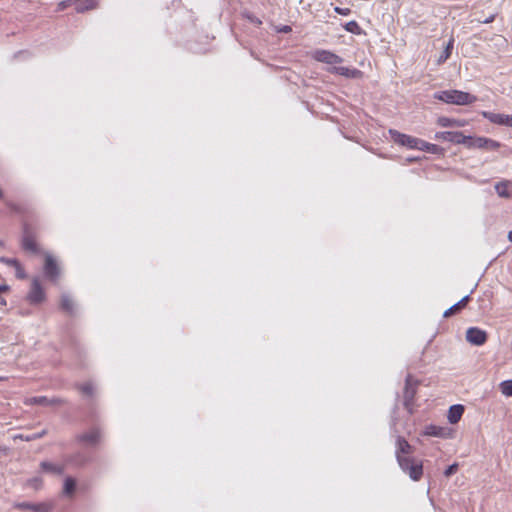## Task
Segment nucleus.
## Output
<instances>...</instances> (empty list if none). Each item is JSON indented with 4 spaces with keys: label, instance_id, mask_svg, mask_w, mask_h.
I'll return each instance as SVG.
<instances>
[{
    "label": "nucleus",
    "instance_id": "aec40b11",
    "mask_svg": "<svg viewBox=\"0 0 512 512\" xmlns=\"http://www.w3.org/2000/svg\"><path fill=\"white\" fill-rule=\"evenodd\" d=\"M417 146L418 148L416 150L426 151L432 154H438L442 150L438 145L426 142L422 139H419Z\"/></svg>",
    "mask_w": 512,
    "mask_h": 512
},
{
    "label": "nucleus",
    "instance_id": "1a4fd4ad",
    "mask_svg": "<svg viewBox=\"0 0 512 512\" xmlns=\"http://www.w3.org/2000/svg\"><path fill=\"white\" fill-rule=\"evenodd\" d=\"M487 338L486 331L478 327H471L466 331V339L473 345L481 346L486 343Z\"/></svg>",
    "mask_w": 512,
    "mask_h": 512
},
{
    "label": "nucleus",
    "instance_id": "72a5a7b5",
    "mask_svg": "<svg viewBox=\"0 0 512 512\" xmlns=\"http://www.w3.org/2000/svg\"><path fill=\"white\" fill-rule=\"evenodd\" d=\"M458 470V464L454 463L452 465H450L445 471H444V475L446 477H449L451 476L452 474L456 473Z\"/></svg>",
    "mask_w": 512,
    "mask_h": 512
},
{
    "label": "nucleus",
    "instance_id": "58836bf2",
    "mask_svg": "<svg viewBox=\"0 0 512 512\" xmlns=\"http://www.w3.org/2000/svg\"><path fill=\"white\" fill-rule=\"evenodd\" d=\"M68 6H69V1H61V2L58 4V8H57V10H58V11H62V10H64V9H66Z\"/></svg>",
    "mask_w": 512,
    "mask_h": 512
},
{
    "label": "nucleus",
    "instance_id": "f704fd0d",
    "mask_svg": "<svg viewBox=\"0 0 512 512\" xmlns=\"http://www.w3.org/2000/svg\"><path fill=\"white\" fill-rule=\"evenodd\" d=\"M334 11L339 14V15H343V16H347L351 13V9L350 8H341V7H335L334 8Z\"/></svg>",
    "mask_w": 512,
    "mask_h": 512
},
{
    "label": "nucleus",
    "instance_id": "9b49d317",
    "mask_svg": "<svg viewBox=\"0 0 512 512\" xmlns=\"http://www.w3.org/2000/svg\"><path fill=\"white\" fill-rule=\"evenodd\" d=\"M44 273L52 281H56L60 275L59 267L51 255L45 256Z\"/></svg>",
    "mask_w": 512,
    "mask_h": 512
},
{
    "label": "nucleus",
    "instance_id": "bb28decb",
    "mask_svg": "<svg viewBox=\"0 0 512 512\" xmlns=\"http://www.w3.org/2000/svg\"><path fill=\"white\" fill-rule=\"evenodd\" d=\"M418 385V382L413 379L411 375L406 377V385H405V393L407 395L413 396L415 393V388Z\"/></svg>",
    "mask_w": 512,
    "mask_h": 512
},
{
    "label": "nucleus",
    "instance_id": "5701e85b",
    "mask_svg": "<svg viewBox=\"0 0 512 512\" xmlns=\"http://www.w3.org/2000/svg\"><path fill=\"white\" fill-rule=\"evenodd\" d=\"M453 45H454V39L451 38L448 42V44L446 45L445 49L443 50V52L440 54L437 62L438 64H442L444 63L447 59L450 58L451 54H452V50H453Z\"/></svg>",
    "mask_w": 512,
    "mask_h": 512
},
{
    "label": "nucleus",
    "instance_id": "39448f33",
    "mask_svg": "<svg viewBox=\"0 0 512 512\" xmlns=\"http://www.w3.org/2000/svg\"><path fill=\"white\" fill-rule=\"evenodd\" d=\"M26 299L30 304H40L45 301L46 294L38 279L32 280Z\"/></svg>",
    "mask_w": 512,
    "mask_h": 512
},
{
    "label": "nucleus",
    "instance_id": "7c9ffc66",
    "mask_svg": "<svg viewBox=\"0 0 512 512\" xmlns=\"http://www.w3.org/2000/svg\"><path fill=\"white\" fill-rule=\"evenodd\" d=\"M53 506L50 503L32 504V511L34 512H50Z\"/></svg>",
    "mask_w": 512,
    "mask_h": 512
},
{
    "label": "nucleus",
    "instance_id": "c85d7f7f",
    "mask_svg": "<svg viewBox=\"0 0 512 512\" xmlns=\"http://www.w3.org/2000/svg\"><path fill=\"white\" fill-rule=\"evenodd\" d=\"M500 391L506 397H512V380H505L499 385Z\"/></svg>",
    "mask_w": 512,
    "mask_h": 512
},
{
    "label": "nucleus",
    "instance_id": "4be33fe9",
    "mask_svg": "<svg viewBox=\"0 0 512 512\" xmlns=\"http://www.w3.org/2000/svg\"><path fill=\"white\" fill-rule=\"evenodd\" d=\"M41 469L45 472L53 473V474H62L64 472V466L57 465L51 462H41Z\"/></svg>",
    "mask_w": 512,
    "mask_h": 512
},
{
    "label": "nucleus",
    "instance_id": "f3484780",
    "mask_svg": "<svg viewBox=\"0 0 512 512\" xmlns=\"http://www.w3.org/2000/svg\"><path fill=\"white\" fill-rule=\"evenodd\" d=\"M412 452H413V448L409 444V442L406 439L399 437V439L397 441V452H396L397 460L399 461L400 455L411 456Z\"/></svg>",
    "mask_w": 512,
    "mask_h": 512
},
{
    "label": "nucleus",
    "instance_id": "9d476101",
    "mask_svg": "<svg viewBox=\"0 0 512 512\" xmlns=\"http://www.w3.org/2000/svg\"><path fill=\"white\" fill-rule=\"evenodd\" d=\"M481 115L493 124L512 127V115L482 111Z\"/></svg>",
    "mask_w": 512,
    "mask_h": 512
},
{
    "label": "nucleus",
    "instance_id": "c03bdc74",
    "mask_svg": "<svg viewBox=\"0 0 512 512\" xmlns=\"http://www.w3.org/2000/svg\"><path fill=\"white\" fill-rule=\"evenodd\" d=\"M4 290V288L2 286H0V292H2Z\"/></svg>",
    "mask_w": 512,
    "mask_h": 512
},
{
    "label": "nucleus",
    "instance_id": "e433bc0d",
    "mask_svg": "<svg viewBox=\"0 0 512 512\" xmlns=\"http://www.w3.org/2000/svg\"><path fill=\"white\" fill-rule=\"evenodd\" d=\"M276 31L279 32V33L287 34V33H290L292 31V28L289 25H283V26L277 27Z\"/></svg>",
    "mask_w": 512,
    "mask_h": 512
},
{
    "label": "nucleus",
    "instance_id": "cd10ccee",
    "mask_svg": "<svg viewBox=\"0 0 512 512\" xmlns=\"http://www.w3.org/2000/svg\"><path fill=\"white\" fill-rule=\"evenodd\" d=\"M344 29L346 31L356 34V35H360L362 33V29H361L360 25L355 20H352V21H349L348 23H346L344 25Z\"/></svg>",
    "mask_w": 512,
    "mask_h": 512
},
{
    "label": "nucleus",
    "instance_id": "2eb2a0df",
    "mask_svg": "<svg viewBox=\"0 0 512 512\" xmlns=\"http://www.w3.org/2000/svg\"><path fill=\"white\" fill-rule=\"evenodd\" d=\"M464 413V406L461 404L453 405L448 411V421L451 424H456L460 421Z\"/></svg>",
    "mask_w": 512,
    "mask_h": 512
},
{
    "label": "nucleus",
    "instance_id": "393cba45",
    "mask_svg": "<svg viewBox=\"0 0 512 512\" xmlns=\"http://www.w3.org/2000/svg\"><path fill=\"white\" fill-rule=\"evenodd\" d=\"M508 186V181H502L495 185V190L500 197L509 198L511 194L509 193Z\"/></svg>",
    "mask_w": 512,
    "mask_h": 512
},
{
    "label": "nucleus",
    "instance_id": "4468645a",
    "mask_svg": "<svg viewBox=\"0 0 512 512\" xmlns=\"http://www.w3.org/2000/svg\"><path fill=\"white\" fill-rule=\"evenodd\" d=\"M466 124V120L454 119L445 116L437 119V125L440 127H464Z\"/></svg>",
    "mask_w": 512,
    "mask_h": 512
},
{
    "label": "nucleus",
    "instance_id": "473e14b6",
    "mask_svg": "<svg viewBox=\"0 0 512 512\" xmlns=\"http://www.w3.org/2000/svg\"><path fill=\"white\" fill-rule=\"evenodd\" d=\"M80 391L83 393V394H86V395H91L93 393V387H92V384L90 383H85V384H82L80 387H79Z\"/></svg>",
    "mask_w": 512,
    "mask_h": 512
},
{
    "label": "nucleus",
    "instance_id": "79ce46f5",
    "mask_svg": "<svg viewBox=\"0 0 512 512\" xmlns=\"http://www.w3.org/2000/svg\"><path fill=\"white\" fill-rule=\"evenodd\" d=\"M0 199H3V192L1 189H0Z\"/></svg>",
    "mask_w": 512,
    "mask_h": 512
},
{
    "label": "nucleus",
    "instance_id": "6ab92c4d",
    "mask_svg": "<svg viewBox=\"0 0 512 512\" xmlns=\"http://www.w3.org/2000/svg\"><path fill=\"white\" fill-rule=\"evenodd\" d=\"M25 404H27V405H34V404H37V405H55V404H60V400H58V399H51V400H49L47 397H44V396L31 397V398H28L25 401Z\"/></svg>",
    "mask_w": 512,
    "mask_h": 512
},
{
    "label": "nucleus",
    "instance_id": "0eeeda50",
    "mask_svg": "<svg viewBox=\"0 0 512 512\" xmlns=\"http://www.w3.org/2000/svg\"><path fill=\"white\" fill-rule=\"evenodd\" d=\"M22 248L24 251L29 252L31 254L40 253V248L36 241V237L27 226H25L23 232Z\"/></svg>",
    "mask_w": 512,
    "mask_h": 512
},
{
    "label": "nucleus",
    "instance_id": "c9c22d12",
    "mask_svg": "<svg viewBox=\"0 0 512 512\" xmlns=\"http://www.w3.org/2000/svg\"><path fill=\"white\" fill-rule=\"evenodd\" d=\"M246 17L251 23H253L257 26H260L262 24V21L254 15H247Z\"/></svg>",
    "mask_w": 512,
    "mask_h": 512
},
{
    "label": "nucleus",
    "instance_id": "423d86ee",
    "mask_svg": "<svg viewBox=\"0 0 512 512\" xmlns=\"http://www.w3.org/2000/svg\"><path fill=\"white\" fill-rule=\"evenodd\" d=\"M393 141L401 146H405L409 149H417L419 138L398 132L396 130L389 131Z\"/></svg>",
    "mask_w": 512,
    "mask_h": 512
},
{
    "label": "nucleus",
    "instance_id": "412c9836",
    "mask_svg": "<svg viewBox=\"0 0 512 512\" xmlns=\"http://www.w3.org/2000/svg\"><path fill=\"white\" fill-rule=\"evenodd\" d=\"M5 205L12 213L23 215L28 212V207L23 203L5 200Z\"/></svg>",
    "mask_w": 512,
    "mask_h": 512
},
{
    "label": "nucleus",
    "instance_id": "7ed1b4c3",
    "mask_svg": "<svg viewBox=\"0 0 512 512\" xmlns=\"http://www.w3.org/2000/svg\"><path fill=\"white\" fill-rule=\"evenodd\" d=\"M399 466L409 475L413 481H419L423 475L422 461L413 458L412 456H399Z\"/></svg>",
    "mask_w": 512,
    "mask_h": 512
},
{
    "label": "nucleus",
    "instance_id": "f8f14e48",
    "mask_svg": "<svg viewBox=\"0 0 512 512\" xmlns=\"http://www.w3.org/2000/svg\"><path fill=\"white\" fill-rule=\"evenodd\" d=\"M0 261L2 263H4L5 265L13 268L14 272H15V276L18 279H25L27 277L23 266L21 265V263L17 259L1 257Z\"/></svg>",
    "mask_w": 512,
    "mask_h": 512
},
{
    "label": "nucleus",
    "instance_id": "20e7f679",
    "mask_svg": "<svg viewBox=\"0 0 512 512\" xmlns=\"http://www.w3.org/2000/svg\"><path fill=\"white\" fill-rule=\"evenodd\" d=\"M467 138H469V141L466 142V147L469 149L479 148L486 150H497L501 146V144L498 141H495L487 137L467 136Z\"/></svg>",
    "mask_w": 512,
    "mask_h": 512
},
{
    "label": "nucleus",
    "instance_id": "37998d69",
    "mask_svg": "<svg viewBox=\"0 0 512 512\" xmlns=\"http://www.w3.org/2000/svg\"><path fill=\"white\" fill-rule=\"evenodd\" d=\"M34 484L38 483V479L33 480Z\"/></svg>",
    "mask_w": 512,
    "mask_h": 512
},
{
    "label": "nucleus",
    "instance_id": "c756f323",
    "mask_svg": "<svg viewBox=\"0 0 512 512\" xmlns=\"http://www.w3.org/2000/svg\"><path fill=\"white\" fill-rule=\"evenodd\" d=\"M76 483L71 477L66 478L64 483V493L68 496L72 495L75 491Z\"/></svg>",
    "mask_w": 512,
    "mask_h": 512
},
{
    "label": "nucleus",
    "instance_id": "2f4dec72",
    "mask_svg": "<svg viewBox=\"0 0 512 512\" xmlns=\"http://www.w3.org/2000/svg\"><path fill=\"white\" fill-rule=\"evenodd\" d=\"M44 434H45V431H43L42 433H39V434H33V435H28V436H25L23 434H18V435H15L13 437V439L14 440L20 439V440H24V441H32V440L42 437Z\"/></svg>",
    "mask_w": 512,
    "mask_h": 512
},
{
    "label": "nucleus",
    "instance_id": "ddd939ff",
    "mask_svg": "<svg viewBox=\"0 0 512 512\" xmlns=\"http://www.w3.org/2000/svg\"><path fill=\"white\" fill-rule=\"evenodd\" d=\"M100 431L97 428L91 429L89 432L79 435L78 441L85 442L90 445H95L100 441Z\"/></svg>",
    "mask_w": 512,
    "mask_h": 512
},
{
    "label": "nucleus",
    "instance_id": "a878e982",
    "mask_svg": "<svg viewBox=\"0 0 512 512\" xmlns=\"http://www.w3.org/2000/svg\"><path fill=\"white\" fill-rule=\"evenodd\" d=\"M60 307L63 311L67 313H71L73 311V301L72 299L67 295H62L61 301H60Z\"/></svg>",
    "mask_w": 512,
    "mask_h": 512
},
{
    "label": "nucleus",
    "instance_id": "a19ab883",
    "mask_svg": "<svg viewBox=\"0 0 512 512\" xmlns=\"http://www.w3.org/2000/svg\"><path fill=\"white\" fill-rule=\"evenodd\" d=\"M508 239H509V241H511V242H512V231H510V232L508 233Z\"/></svg>",
    "mask_w": 512,
    "mask_h": 512
},
{
    "label": "nucleus",
    "instance_id": "4c0bfd02",
    "mask_svg": "<svg viewBox=\"0 0 512 512\" xmlns=\"http://www.w3.org/2000/svg\"><path fill=\"white\" fill-rule=\"evenodd\" d=\"M16 508L18 509H22V510H32V504L31 503H19L15 506Z\"/></svg>",
    "mask_w": 512,
    "mask_h": 512
},
{
    "label": "nucleus",
    "instance_id": "f03ea898",
    "mask_svg": "<svg viewBox=\"0 0 512 512\" xmlns=\"http://www.w3.org/2000/svg\"><path fill=\"white\" fill-rule=\"evenodd\" d=\"M434 98L447 104L459 106L470 105L477 101L475 95L456 89L440 91L434 95Z\"/></svg>",
    "mask_w": 512,
    "mask_h": 512
},
{
    "label": "nucleus",
    "instance_id": "f257e3e1",
    "mask_svg": "<svg viewBox=\"0 0 512 512\" xmlns=\"http://www.w3.org/2000/svg\"><path fill=\"white\" fill-rule=\"evenodd\" d=\"M311 57L317 62L333 66L328 70L332 74H338L348 79H360L363 77V72L359 69L336 66L341 64L343 59L329 50L317 49L311 53Z\"/></svg>",
    "mask_w": 512,
    "mask_h": 512
},
{
    "label": "nucleus",
    "instance_id": "ea45409f",
    "mask_svg": "<svg viewBox=\"0 0 512 512\" xmlns=\"http://www.w3.org/2000/svg\"><path fill=\"white\" fill-rule=\"evenodd\" d=\"M494 19H495V15H494V14H492V15H490L488 18H486V19L483 21V23H485V24L491 23V22H493V21H494Z\"/></svg>",
    "mask_w": 512,
    "mask_h": 512
},
{
    "label": "nucleus",
    "instance_id": "6e6552de",
    "mask_svg": "<svg viewBox=\"0 0 512 512\" xmlns=\"http://www.w3.org/2000/svg\"><path fill=\"white\" fill-rule=\"evenodd\" d=\"M435 139L452 142L454 144H463L466 146V142L469 141V138L465 136L462 132H453V131H443L437 132L435 134Z\"/></svg>",
    "mask_w": 512,
    "mask_h": 512
},
{
    "label": "nucleus",
    "instance_id": "dca6fc26",
    "mask_svg": "<svg viewBox=\"0 0 512 512\" xmlns=\"http://www.w3.org/2000/svg\"><path fill=\"white\" fill-rule=\"evenodd\" d=\"M469 301H470V296L467 295V296L463 297L460 301H458L456 304H454L449 309H447L444 312L443 317L448 318L456 313H459L462 309H464L468 305Z\"/></svg>",
    "mask_w": 512,
    "mask_h": 512
},
{
    "label": "nucleus",
    "instance_id": "a211bd4d",
    "mask_svg": "<svg viewBox=\"0 0 512 512\" xmlns=\"http://www.w3.org/2000/svg\"><path fill=\"white\" fill-rule=\"evenodd\" d=\"M423 434L426 436H434V437H442V438H445L448 436L447 428L436 426V425L426 426Z\"/></svg>",
    "mask_w": 512,
    "mask_h": 512
},
{
    "label": "nucleus",
    "instance_id": "b1692460",
    "mask_svg": "<svg viewBox=\"0 0 512 512\" xmlns=\"http://www.w3.org/2000/svg\"><path fill=\"white\" fill-rule=\"evenodd\" d=\"M98 6L97 0H84L76 7L78 13H83L88 10H93Z\"/></svg>",
    "mask_w": 512,
    "mask_h": 512
}]
</instances>
